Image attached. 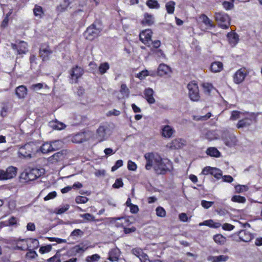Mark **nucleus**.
Segmentation results:
<instances>
[{
    "label": "nucleus",
    "mask_w": 262,
    "mask_h": 262,
    "mask_svg": "<svg viewBox=\"0 0 262 262\" xmlns=\"http://www.w3.org/2000/svg\"><path fill=\"white\" fill-rule=\"evenodd\" d=\"M50 126L54 129L61 130L66 128V125L57 120L51 121L49 122Z\"/></svg>",
    "instance_id": "28"
},
{
    "label": "nucleus",
    "mask_w": 262,
    "mask_h": 262,
    "mask_svg": "<svg viewBox=\"0 0 262 262\" xmlns=\"http://www.w3.org/2000/svg\"><path fill=\"white\" fill-rule=\"evenodd\" d=\"M176 3L173 1H170L166 4V9L168 14H172L174 10Z\"/></svg>",
    "instance_id": "41"
},
{
    "label": "nucleus",
    "mask_w": 262,
    "mask_h": 262,
    "mask_svg": "<svg viewBox=\"0 0 262 262\" xmlns=\"http://www.w3.org/2000/svg\"><path fill=\"white\" fill-rule=\"evenodd\" d=\"M85 249L86 248L84 247H81L79 245H76L71 249V252L72 254L76 255L77 253L83 252Z\"/></svg>",
    "instance_id": "44"
},
{
    "label": "nucleus",
    "mask_w": 262,
    "mask_h": 262,
    "mask_svg": "<svg viewBox=\"0 0 262 262\" xmlns=\"http://www.w3.org/2000/svg\"><path fill=\"white\" fill-rule=\"evenodd\" d=\"M173 128L169 126L165 125L162 129V135L166 138H170L173 133Z\"/></svg>",
    "instance_id": "29"
},
{
    "label": "nucleus",
    "mask_w": 262,
    "mask_h": 262,
    "mask_svg": "<svg viewBox=\"0 0 262 262\" xmlns=\"http://www.w3.org/2000/svg\"><path fill=\"white\" fill-rule=\"evenodd\" d=\"M132 253L138 257L140 260L141 262H149V259L148 258V256L144 254L141 248H136L132 250Z\"/></svg>",
    "instance_id": "15"
},
{
    "label": "nucleus",
    "mask_w": 262,
    "mask_h": 262,
    "mask_svg": "<svg viewBox=\"0 0 262 262\" xmlns=\"http://www.w3.org/2000/svg\"><path fill=\"white\" fill-rule=\"evenodd\" d=\"M88 200V198L82 196H78L75 199V202L77 204L85 203Z\"/></svg>",
    "instance_id": "53"
},
{
    "label": "nucleus",
    "mask_w": 262,
    "mask_h": 262,
    "mask_svg": "<svg viewBox=\"0 0 262 262\" xmlns=\"http://www.w3.org/2000/svg\"><path fill=\"white\" fill-rule=\"evenodd\" d=\"M52 147V151L58 150L62 145V142L61 140H55L50 143Z\"/></svg>",
    "instance_id": "40"
},
{
    "label": "nucleus",
    "mask_w": 262,
    "mask_h": 262,
    "mask_svg": "<svg viewBox=\"0 0 262 262\" xmlns=\"http://www.w3.org/2000/svg\"><path fill=\"white\" fill-rule=\"evenodd\" d=\"M206 154L211 157H220L221 156L220 152L215 147H209L206 150Z\"/></svg>",
    "instance_id": "31"
},
{
    "label": "nucleus",
    "mask_w": 262,
    "mask_h": 262,
    "mask_svg": "<svg viewBox=\"0 0 262 262\" xmlns=\"http://www.w3.org/2000/svg\"><path fill=\"white\" fill-rule=\"evenodd\" d=\"M84 134L82 133H79L75 135L72 138V142L76 143H80L85 141Z\"/></svg>",
    "instance_id": "32"
},
{
    "label": "nucleus",
    "mask_w": 262,
    "mask_h": 262,
    "mask_svg": "<svg viewBox=\"0 0 262 262\" xmlns=\"http://www.w3.org/2000/svg\"><path fill=\"white\" fill-rule=\"evenodd\" d=\"M231 200L233 202L243 203L246 202V199L245 197L241 195H234L232 196Z\"/></svg>",
    "instance_id": "52"
},
{
    "label": "nucleus",
    "mask_w": 262,
    "mask_h": 262,
    "mask_svg": "<svg viewBox=\"0 0 262 262\" xmlns=\"http://www.w3.org/2000/svg\"><path fill=\"white\" fill-rule=\"evenodd\" d=\"M53 51L50 48L49 46L46 44L41 45L39 51V56L43 61H46L49 60L50 56L52 54Z\"/></svg>",
    "instance_id": "10"
},
{
    "label": "nucleus",
    "mask_w": 262,
    "mask_h": 262,
    "mask_svg": "<svg viewBox=\"0 0 262 262\" xmlns=\"http://www.w3.org/2000/svg\"><path fill=\"white\" fill-rule=\"evenodd\" d=\"M27 92V87L23 85H19L15 89V94L19 99L24 98L26 96Z\"/></svg>",
    "instance_id": "19"
},
{
    "label": "nucleus",
    "mask_w": 262,
    "mask_h": 262,
    "mask_svg": "<svg viewBox=\"0 0 262 262\" xmlns=\"http://www.w3.org/2000/svg\"><path fill=\"white\" fill-rule=\"evenodd\" d=\"M120 92L124 96L126 97L129 96V91L125 84H121Z\"/></svg>",
    "instance_id": "46"
},
{
    "label": "nucleus",
    "mask_w": 262,
    "mask_h": 262,
    "mask_svg": "<svg viewBox=\"0 0 262 262\" xmlns=\"http://www.w3.org/2000/svg\"><path fill=\"white\" fill-rule=\"evenodd\" d=\"M80 216L84 220V221L83 222V223L94 222L96 221L95 216L89 213L80 214Z\"/></svg>",
    "instance_id": "38"
},
{
    "label": "nucleus",
    "mask_w": 262,
    "mask_h": 262,
    "mask_svg": "<svg viewBox=\"0 0 262 262\" xmlns=\"http://www.w3.org/2000/svg\"><path fill=\"white\" fill-rule=\"evenodd\" d=\"M108 259L111 261H117L120 255V250L117 248L111 249L109 252Z\"/></svg>",
    "instance_id": "20"
},
{
    "label": "nucleus",
    "mask_w": 262,
    "mask_h": 262,
    "mask_svg": "<svg viewBox=\"0 0 262 262\" xmlns=\"http://www.w3.org/2000/svg\"><path fill=\"white\" fill-rule=\"evenodd\" d=\"M47 262H60L59 256L56 254L54 256L47 260Z\"/></svg>",
    "instance_id": "64"
},
{
    "label": "nucleus",
    "mask_w": 262,
    "mask_h": 262,
    "mask_svg": "<svg viewBox=\"0 0 262 262\" xmlns=\"http://www.w3.org/2000/svg\"><path fill=\"white\" fill-rule=\"evenodd\" d=\"M123 162L122 160H117L115 164L112 167L111 170L112 171H116L117 169L120 168L123 165Z\"/></svg>",
    "instance_id": "55"
},
{
    "label": "nucleus",
    "mask_w": 262,
    "mask_h": 262,
    "mask_svg": "<svg viewBox=\"0 0 262 262\" xmlns=\"http://www.w3.org/2000/svg\"><path fill=\"white\" fill-rule=\"evenodd\" d=\"M154 23V17L152 15L148 13L144 14V19L142 21V24L145 26H150Z\"/></svg>",
    "instance_id": "25"
},
{
    "label": "nucleus",
    "mask_w": 262,
    "mask_h": 262,
    "mask_svg": "<svg viewBox=\"0 0 262 262\" xmlns=\"http://www.w3.org/2000/svg\"><path fill=\"white\" fill-rule=\"evenodd\" d=\"M223 64L221 62L214 61L210 66V70L214 73L220 72L223 70Z\"/></svg>",
    "instance_id": "26"
},
{
    "label": "nucleus",
    "mask_w": 262,
    "mask_h": 262,
    "mask_svg": "<svg viewBox=\"0 0 262 262\" xmlns=\"http://www.w3.org/2000/svg\"><path fill=\"white\" fill-rule=\"evenodd\" d=\"M29 239V242H31L32 244V246H31V247L33 248V249H37L39 247V242L38 241L36 238H28Z\"/></svg>",
    "instance_id": "61"
},
{
    "label": "nucleus",
    "mask_w": 262,
    "mask_h": 262,
    "mask_svg": "<svg viewBox=\"0 0 262 262\" xmlns=\"http://www.w3.org/2000/svg\"><path fill=\"white\" fill-rule=\"evenodd\" d=\"M156 214L159 217H163L166 215V211L165 209L161 206L158 207L156 209Z\"/></svg>",
    "instance_id": "49"
},
{
    "label": "nucleus",
    "mask_w": 262,
    "mask_h": 262,
    "mask_svg": "<svg viewBox=\"0 0 262 262\" xmlns=\"http://www.w3.org/2000/svg\"><path fill=\"white\" fill-rule=\"evenodd\" d=\"M37 150L35 144L33 142H29L19 148L18 156L21 158H31Z\"/></svg>",
    "instance_id": "3"
},
{
    "label": "nucleus",
    "mask_w": 262,
    "mask_h": 262,
    "mask_svg": "<svg viewBox=\"0 0 262 262\" xmlns=\"http://www.w3.org/2000/svg\"><path fill=\"white\" fill-rule=\"evenodd\" d=\"M100 256L97 254H93L91 256H88L86 258V261L87 262H95L98 260L100 259Z\"/></svg>",
    "instance_id": "51"
},
{
    "label": "nucleus",
    "mask_w": 262,
    "mask_h": 262,
    "mask_svg": "<svg viewBox=\"0 0 262 262\" xmlns=\"http://www.w3.org/2000/svg\"><path fill=\"white\" fill-rule=\"evenodd\" d=\"M103 30V26L99 21H95L89 26L84 33L86 39L92 40L100 35Z\"/></svg>",
    "instance_id": "2"
},
{
    "label": "nucleus",
    "mask_w": 262,
    "mask_h": 262,
    "mask_svg": "<svg viewBox=\"0 0 262 262\" xmlns=\"http://www.w3.org/2000/svg\"><path fill=\"white\" fill-rule=\"evenodd\" d=\"M123 183L122 179L119 178L116 180L115 183L113 185V187L115 188H119L123 187Z\"/></svg>",
    "instance_id": "56"
},
{
    "label": "nucleus",
    "mask_w": 262,
    "mask_h": 262,
    "mask_svg": "<svg viewBox=\"0 0 262 262\" xmlns=\"http://www.w3.org/2000/svg\"><path fill=\"white\" fill-rule=\"evenodd\" d=\"M154 91L151 88H148L144 91L145 98L148 103L154 104L155 102V99L153 97Z\"/></svg>",
    "instance_id": "21"
},
{
    "label": "nucleus",
    "mask_w": 262,
    "mask_h": 262,
    "mask_svg": "<svg viewBox=\"0 0 262 262\" xmlns=\"http://www.w3.org/2000/svg\"><path fill=\"white\" fill-rule=\"evenodd\" d=\"M221 137L224 143L229 147H232L236 144V138L235 136L228 130L223 132Z\"/></svg>",
    "instance_id": "7"
},
{
    "label": "nucleus",
    "mask_w": 262,
    "mask_h": 262,
    "mask_svg": "<svg viewBox=\"0 0 262 262\" xmlns=\"http://www.w3.org/2000/svg\"><path fill=\"white\" fill-rule=\"evenodd\" d=\"M70 208V205L68 204H66L62 206H60L58 208H56L55 210V213L57 214H61L64 213L66 211H67Z\"/></svg>",
    "instance_id": "45"
},
{
    "label": "nucleus",
    "mask_w": 262,
    "mask_h": 262,
    "mask_svg": "<svg viewBox=\"0 0 262 262\" xmlns=\"http://www.w3.org/2000/svg\"><path fill=\"white\" fill-rule=\"evenodd\" d=\"M229 257L227 255H221L219 256H212L208 259L212 262H224L229 259Z\"/></svg>",
    "instance_id": "27"
},
{
    "label": "nucleus",
    "mask_w": 262,
    "mask_h": 262,
    "mask_svg": "<svg viewBox=\"0 0 262 262\" xmlns=\"http://www.w3.org/2000/svg\"><path fill=\"white\" fill-rule=\"evenodd\" d=\"M17 172V168L13 166H10L6 169H0V180H6L14 178Z\"/></svg>",
    "instance_id": "5"
},
{
    "label": "nucleus",
    "mask_w": 262,
    "mask_h": 262,
    "mask_svg": "<svg viewBox=\"0 0 262 262\" xmlns=\"http://www.w3.org/2000/svg\"><path fill=\"white\" fill-rule=\"evenodd\" d=\"M229 42L232 46H234L238 42V35L236 33L229 32L227 34Z\"/></svg>",
    "instance_id": "23"
},
{
    "label": "nucleus",
    "mask_w": 262,
    "mask_h": 262,
    "mask_svg": "<svg viewBox=\"0 0 262 262\" xmlns=\"http://www.w3.org/2000/svg\"><path fill=\"white\" fill-rule=\"evenodd\" d=\"M41 170L37 168H32L29 170H26L25 172L24 179L26 181H33L40 177L42 174ZM24 173L22 174L23 176Z\"/></svg>",
    "instance_id": "9"
},
{
    "label": "nucleus",
    "mask_w": 262,
    "mask_h": 262,
    "mask_svg": "<svg viewBox=\"0 0 262 262\" xmlns=\"http://www.w3.org/2000/svg\"><path fill=\"white\" fill-rule=\"evenodd\" d=\"M108 128L107 126H100L97 130L96 139L99 142L107 140L108 137Z\"/></svg>",
    "instance_id": "11"
},
{
    "label": "nucleus",
    "mask_w": 262,
    "mask_h": 262,
    "mask_svg": "<svg viewBox=\"0 0 262 262\" xmlns=\"http://www.w3.org/2000/svg\"><path fill=\"white\" fill-rule=\"evenodd\" d=\"M11 47L16 50L18 54H25L27 51L28 44L24 41H20L18 45L12 43Z\"/></svg>",
    "instance_id": "14"
},
{
    "label": "nucleus",
    "mask_w": 262,
    "mask_h": 262,
    "mask_svg": "<svg viewBox=\"0 0 262 262\" xmlns=\"http://www.w3.org/2000/svg\"><path fill=\"white\" fill-rule=\"evenodd\" d=\"M146 161L145 169L147 170L153 167L156 173L164 174L172 169V163L168 159H162L159 155L152 152L144 155Z\"/></svg>",
    "instance_id": "1"
},
{
    "label": "nucleus",
    "mask_w": 262,
    "mask_h": 262,
    "mask_svg": "<svg viewBox=\"0 0 262 262\" xmlns=\"http://www.w3.org/2000/svg\"><path fill=\"white\" fill-rule=\"evenodd\" d=\"M83 74V69L76 66L73 67L70 71V81L72 84L77 83L78 79L81 77Z\"/></svg>",
    "instance_id": "8"
},
{
    "label": "nucleus",
    "mask_w": 262,
    "mask_h": 262,
    "mask_svg": "<svg viewBox=\"0 0 262 262\" xmlns=\"http://www.w3.org/2000/svg\"><path fill=\"white\" fill-rule=\"evenodd\" d=\"M149 75L148 71L147 70H143L137 75V77L142 80L145 78L147 76Z\"/></svg>",
    "instance_id": "58"
},
{
    "label": "nucleus",
    "mask_w": 262,
    "mask_h": 262,
    "mask_svg": "<svg viewBox=\"0 0 262 262\" xmlns=\"http://www.w3.org/2000/svg\"><path fill=\"white\" fill-rule=\"evenodd\" d=\"M223 7L226 10H229L232 9L234 7V5L232 3L225 1L223 3Z\"/></svg>",
    "instance_id": "62"
},
{
    "label": "nucleus",
    "mask_w": 262,
    "mask_h": 262,
    "mask_svg": "<svg viewBox=\"0 0 262 262\" xmlns=\"http://www.w3.org/2000/svg\"><path fill=\"white\" fill-rule=\"evenodd\" d=\"M205 138L209 141H212L217 139L214 131L209 130L205 134Z\"/></svg>",
    "instance_id": "43"
},
{
    "label": "nucleus",
    "mask_w": 262,
    "mask_h": 262,
    "mask_svg": "<svg viewBox=\"0 0 262 262\" xmlns=\"http://www.w3.org/2000/svg\"><path fill=\"white\" fill-rule=\"evenodd\" d=\"M127 168L129 170L135 171L137 169V166L134 162L129 160L127 163Z\"/></svg>",
    "instance_id": "57"
},
{
    "label": "nucleus",
    "mask_w": 262,
    "mask_h": 262,
    "mask_svg": "<svg viewBox=\"0 0 262 262\" xmlns=\"http://www.w3.org/2000/svg\"><path fill=\"white\" fill-rule=\"evenodd\" d=\"M52 249L51 245H48L45 246H41L39 249V252L42 253H45L50 252Z\"/></svg>",
    "instance_id": "54"
},
{
    "label": "nucleus",
    "mask_w": 262,
    "mask_h": 262,
    "mask_svg": "<svg viewBox=\"0 0 262 262\" xmlns=\"http://www.w3.org/2000/svg\"><path fill=\"white\" fill-rule=\"evenodd\" d=\"M200 18L202 19V22L207 26L210 28H214L215 25L212 23L211 20H210L207 16L205 14H201Z\"/></svg>",
    "instance_id": "33"
},
{
    "label": "nucleus",
    "mask_w": 262,
    "mask_h": 262,
    "mask_svg": "<svg viewBox=\"0 0 262 262\" xmlns=\"http://www.w3.org/2000/svg\"><path fill=\"white\" fill-rule=\"evenodd\" d=\"M40 151L43 154H47L52 151V147L50 143L46 142L40 147Z\"/></svg>",
    "instance_id": "39"
},
{
    "label": "nucleus",
    "mask_w": 262,
    "mask_h": 262,
    "mask_svg": "<svg viewBox=\"0 0 262 262\" xmlns=\"http://www.w3.org/2000/svg\"><path fill=\"white\" fill-rule=\"evenodd\" d=\"M171 69L165 63L160 64L157 69V75L160 76H163L171 73Z\"/></svg>",
    "instance_id": "17"
},
{
    "label": "nucleus",
    "mask_w": 262,
    "mask_h": 262,
    "mask_svg": "<svg viewBox=\"0 0 262 262\" xmlns=\"http://www.w3.org/2000/svg\"><path fill=\"white\" fill-rule=\"evenodd\" d=\"M28 251L26 254V258L28 260H33L36 259L38 257V254L33 249H27Z\"/></svg>",
    "instance_id": "34"
},
{
    "label": "nucleus",
    "mask_w": 262,
    "mask_h": 262,
    "mask_svg": "<svg viewBox=\"0 0 262 262\" xmlns=\"http://www.w3.org/2000/svg\"><path fill=\"white\" fill-rule=\"evenodd\" d=\"M83 235V232L81 230L76 229L71 233L70 236L74 238L75 237H81Z\"/></svg>",
    "instance_id": "47"
},
{
    "label": "nucleus",
    "mask_w": 262,
    "mask_h": 262,
    "mask_svg": "<svg viewBox=\"0 0 262 262\" xmlns=\"http://www.w3.org/2000/svg\"><path fill=\"white\" fill-rule=\"evenodd\" d=\"M236 192L241 193L247 191L248 190V187L247 185H237L235 187Z\"/></svg>",
    "instance_id": "48"
},
{
    "label": "nucleus",
    "mask_w": 262,
    "mask_h": 262,
    "mask_svg": "<svg viewBox=\"0 0 262 262\" xmlns=\"http://www.w3.org/2000/svg\"><path fill=\"white\" fill-rule=\"evenodd\" d=\"M211 174L215 178L217 179H220L222 176V171L220 169L213 167Z\"/></svg>",
    "instance_id": "50"
},
{
    "label": "nucleus",
    "mask_w": 262,
    "mask_h": 262,
    "mask_svg": "<svg viewBox=\"0 0 262 262\" xmlns=\"http://www.w3.org/2000/svg\"><path fill=\"white\" fill-rule=\"evenodd\" d=\"M213 204L214 202L207 201L205 200H202L201 201L202 206L205 209L209 208Z\"/></svg>",
    "instance_id": "59"
},
{
    "label": "nucleus",
    "mask_w": 262,
    "mask_h": 262,
    "mask_svg": "<svg viewBox=\"0 0 262 262\" xmlns=\"http://www.w3.org/2000/svg\"><path fill=\"white\" fill-rule=\"evenodd\" d=\"M64 158V152L63 150L60 151L54 154L49 158V161L52 163L57 162L63 159Z\"/></svg>",
    "instance_id": "22"
},
{
    "label": "nucleus",
    "mask_w": 262,
    "mask_h": 262,
    "mask_svg": "<svg viewBox=\"0 0 262 262\" xmlns=\"http://www.w3.org/2000/svg\"><path fill=\"white\" fill-rule=\"evenodd\" d=\"M187 88L189 90L188 95L191 100L198 101L200 97L198 84L195 82H191L187 85Z\"/></svg>",
    "instance_id": "6"
},
{
    "label": "nucleus",
    "mask_w": 262,
    "mask_h": 262,
    "mask_svg": "<svg viewBox=\"0 0 262 262\" xmlns=\"http://www.w3.org/2000/svg\"><path fill=\"white\" fill-rule=\"evenodd\" d=\"M43 83H38L31 85V86H30V89L34 91H37L43 88Z\"/></svg>",
    "instance_id": "60"
},
{
    "label": "nucleus",
    "mask_w": 262,
    "mask_h": 262,
    "mask_svg": "<svg viewBox=\"0 0 262 262\" xmlns=\"http://www.w3.org/2000/svg\"><path fill=\"white\" fill-rule=\"evenodd\" d=\"M152 32L150 29H146L140 33V40L145 45L149 46L151 41Z\"/></svg>",
    "instance_id": "13"
},
{
    "label": "nucleus",
    "mask_w": 262,
    "mask_h": 262,
    "mask_svg": "<svg viewBox=\"0 0 262 262\" xmlns=\"http://www.w3.org/2000/svg\"><path fill=\"white\" fill-rule=\"evenodd\" d=\"M214 241L217 244L223 245L226 242V238L221 234H217L213 236Z\"/></svg>",
    "instance_id": "35"
},
{
    "label": "nucleus",
    "mask_w": 262,
    "mask_h": 262,
    "mask_svg": "<svg viewBox=\"0 0 262 262\" xmlns=\"http://www.w3.org/2000/svg\"><path fill=\"white\" fill-rule=\"evenodd\" d=\"M57 196V193L56 191H54L51 192H50L47 196L44 198L45 201H48L51 199H53L55 198Z\"/></svg>",
    "instance_id": "63"
},
{
    "label": "nucleus",
    "mask_w": 262,
    "mask_h": 262,
    "mask_svg": "<svg viewBox=\"0 0 262 262\" xmlns=\"http://www.w3.org/2000/svg\"><path fill=\"white\" fill-rule=\"evenodd\" d=\"M238 235L239 239L245 242L250 241L253 237L252 234L246 230H242L239 231Z\"/></svg>",
    "instance_id": "18"
},
{
    "label": "nucleus",
    "mask_w": 262,
    "mask_h": 262,
    "mask_svg": "<svg viewBox=\"0 0 262 262\" xmlns=\"http://www.w3.org/2000/svg\"><path fill=\"white\" fill-rule=\"evenodd\" d=\"M252 123V120L249 118H245L243 119L240 120L237 125L236 127L238 128L247 127L250 126Z\"/></svg>",
    "instance_id": "24"
},
{
    "label": "nucleus",
    "mask_w": 262,
    "mask_h": 262,
    "mask_svg": "<svg viewBox=\"0 0 262 262\" xmlns=\"http://www.w3.org/2000/svg\"><path fill=\"white\" fill-rule=\"evenodd\" d=\"M183 140L181 139H176L172 141L170 143V148L172 149H179L181 148L183 145Z\"/></svg>",
    "instance_id": "30"
},
{
    "label": "nucleus",
    "mask_w": 262,
    "mask_h": 262,
    "mask_svg": "<svg viewBox=\"0 0 262 262\" xmlns=\"http://www.w3.org/2000/svg\"><path fill=\"white\" fill-rule=\"evenodd\" d=\"M31 248V246L29 244L28 239L19 238L16 243V249L22 251L27 250Z\"/></svg>",
    "instance_id": "16"
},
{
    "label": "nucleus",
    "mask_w": 262,
    "mask_h": 262,
    "mask_svg": "<svg viewBox=\"0 0 262 262\" xmlns=\"http://www.w3.org/2000/svg\"><path fill=\"white\" fill-rule=\"evenodd\" d=\"M33 13L35 16L38 17L39 18H41L43 14V11L42 7L37 5H35L33 9Z\"/></svg>",
    "instance_id": "36"
},
{
    "label": "nucleus",
    "mask_w": 262,
    "mask_h": 262,
    "mask_svg": "<svg viewBox=\"0 0 262 262\" xmlns=\"http://www.w3.org/2000/svg\"><path fill=\"white\" fill-rule=\"evenodd\" d=\"M248 72L246 68H242L238 70L234 74L233 80L236 84L242 83L245 79Z\"/></svg>",
    "instance_id": "12"
},
{
    "label": "nucleus",
    "mask_w": 262,
    "mask_h": 262,
    "mask_svg": "<svg viewBox=\"0 0 262 262\" xmlns=\"http://www.w3.org/2000/svg\"><path fill=\"white\" fill-rule=\"evenodd\" d=\"M109 69H110L109 64L107 62H105L102 63L100 64L99 68H98V70H99V73L101 75H103L104 73H105Z\"/></svg>",
    "instance_id": "37"
},
{
    "label": "nucleus",
    "mask_w": 262,
    "mask_h": 262,
    "mask_svg": "<svg viewBox=\"0 0 262 262\" xmlns=\"http://www.w3.org/2000/svg\"><path fill=\"white\" fill-rule=\"evenodd\" d=\"M146 4L151 9H159L160 8V5L156 0H148Z\"/></svg>",
    "instance_id": "42"
},
{
    "label": "nucleus",
    "mask_w": 262,
    "mask_h": 262,
    "mask_svg": "<svg viewBox=\"0 0 262 262\" xmlns=\"http://www.w3.org/2000/svg\"><path fill=\"white\" fill-rule=\"evenodd\" d=\"M214 18L220 28L227 29L229 27L230 18L227 14L222 12H215Z\"/></svg>",
    "instance_id": "4"
}]
</instances>
